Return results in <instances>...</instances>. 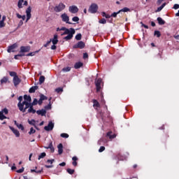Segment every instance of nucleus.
Returning <instances> with one entry per match:
<instances>
[{"label":"nucleus","mask_w":179,"mask_h":179,"mask_svg":"<svg viewBox=\"0 0 179 179\" xmlns=\"http://www.w3.org/2000/svg\"><path fill=\"white\" fill-rule=\"evenodd\" d=\"M66 171L69 174H73V173H75V170L74 169H67Z\"/></svg>","instance_id":"58836bf2"},{"label":"nucleus","mask_w":179,"mask_h":179,"mask_svg":"<svg viewBox=\"0 0 179 179\" xmlns=\"http://www.w3.org/2000/svg\"><path fill=\"white\" fill-rule=\"evenodd\" d=\"M64 31L61 36H65V34H68L66 37L64 38V40L68 41L69 40H72L73 38V34H75L76 31L73 28L67 29L65 27H62V28L57 27V31Z\"/></svg>","instance_id":"f257e3e1"},{"label":"nucleus","mask_w":179,"mask_h":179,"mask_svg":"<svg viewBox=\"0 0 179 179\" xmlns=\"http://www.w3.org/2000/svg\"><path fill=\"white\" fill-rule=\"evenodd\" d=\"M113 134V131H108L107 134H106V136L108 138H109V139H114L115 138H117V134Z\"/></svg>","instance_id":"a211bd4d"},{"label":"nucleus","mask_w":179,"mask_h":179,"mask_svg":"<svg viewBox=\"0 0 179 179\" xmlns=\"http://www.w3.org/2000/svg\"><path fill=\"white\" fill-rule=\"evenodd\" d=\"M10 76H13V78H15V76H17V73L15 71H10L9 72Z\"/></svg>","instance_id":"a19ab883"},{"label":"nucleus","mask_w":179,"mask_h":179,"mask_svg":"<svg viewBox=\"0 0 179 179\" xmlns=\"http://www.w3.org/2000/svg\"><path fill=\"white\" fill-rule=\"evenodd\" d=\"M1 113H5L6 115L9 113V110H8V108H5L2 110Z\"/></svg>","instance_id":"5fc2aeb1"},{"label":"nucleus","mask_w":179,"mask_h":179,"mask_svg":"<svg viewBox=\"0 0 179 179\" xmlns=\"http://www.w3.org/2000/svg\"><path fill=\"white\" fill-rule=\"evenodd\" d=\"M69 11L71 13H78V12H79V8L76 6H71L69 8Z\"/></svg>","instance_id":"9b49d317"},{"label":"nucleus","mask_w":179,"mask_h":179,"mask_svg":"<svg viewBox=\"0 0 179 179\" xmlns=\"http://www.w3.org/2000/svg\"><path fill=\"white\" fill-rule=\"evenodd\" d=\"M92 103H93V107L100 108V103L97 100L93 99Z\"/></svg>","instance_id":"c756f323"},{"label":"nucleus","mask_w":179,"mask_h":179,"mask_svg":"<svg viewBox=\"0 0 179 179\" xmlns=\"http://www.w3.org/2000/svg\"><path fill=\"white\" fill-rule=\"evenodd\" d=\"M31 103L34 106H37V104H38V100H37V99H34V101L31 102Z\"/></svg>","instance_id":"8fccbe9b"},{"label":"nucleus","mask_w":179,"mask_h":179,"mask_svg":"<svg viewBox=\"0 0 179 179\" xmlns=\"http://www.w3.org/2000/svg\"><path fill=\"white\" fill-rule=\"evenodd\" d=\"M18 26H23V20L20 21Z\"/></svg>","instance_id":"774afa93"},{"label":"nucleus","mask_w":179,"mask_h":179,"mask_svg":"<svg viewBox=\"0 0 179 179\" xmlns=\"http://www.w3.org/2000/svg\"><path fill=\"white\" fill-rule=\"evenodd\" d=\"M28 123L29 124V125L36 127V120H34V119H32L31 120H28Z\"/></svg>","instance_id":"72a5a7b5"},{"label":"nucleus","mask_w":179,"mask_h":179,"mask_svg":"<svg viewBox=\"0 0 179 179\" xmlns=\"http://www.w3.org/2000/svg\"><path fill=\"white\" fill-rule=\"evenodd\" d=\"M106 150V147L104 146H101L100 148L99 149V153H101V152H104Z\"/></svg>","instance_id":"3c124183"},{"label":"nucleus","mask_w":179,"mask_h":179,"mask_svg":"<svg viewBox=\"0 0 179 179\" xmlns=\"http://www.w3.org/2000/svg\"><path fill=\"white\" fill-rule=\"evenodd\" d=\"M83 66V63L81 62H78L74 64L75 69H79Z\"/></svg>","instance_id":"b1692460"},{"label":"nucleus","mask_w":179,"mask_h":179,"mask_svg":"<svg viewBox=\"0 0 179 179\" xmlns=\"http://www.w3.org/2000/svg\"><path fill=\"white\" fill-rule=\"evenodd\" d=\"M36 174H41V173H43V169H41V170H38L36 171Z\"/></svg>","instance_id":"69168bd1"},{"label":"nucleus","mask_w":179,"mask_h":179,"mask_svg":"<svg viewBox=\"0 0 179 179\" xmlns=\"http://www.w3.org/2000/svg\"><path fill=\"white\" fill-rule=\"evenodd\" d=\"M54 159H48L47 163H50V164H52V163H54Z\"/></svg>","instance_id":"e2e57ef3"},{"label":"nucleus","mask_w":179,"mask_h":179,"mask_svg":"<svg viewBox=\"0 0 179 179\" xmlns=\"http://www.w3.org/2000/svg\"><path fill=\"white\" fill-rule=\"evenodd\" d=\"M51 41L54 45H56V44H58V35L57 34L54 35L53 39H51Z\"/></svg>","instance_id":"a878e982"},{"label":"nucleus","mask_w":179,"mask_h":179,"mask_svg":"<svg viewBox=\"0 0 179 179\" xmlns=\"http://www.w3.org/2000/svg\"><path fill=\"white\" fill-rule=\"evenodd\" d=\"M97 10H99V6L94 3H92L88 9L90 13H97Z\"/></svg>","instance_id":"39448f33"},{"label":"nucleus","mask_w":179,"mask_h":179,"mask_svg":"<svg viewBox=\"0 0 179 179\" xmlns=\"http://www.w3.org/2000/svg\"><path fill=\"white\" fill-rule=\"evenodd\" d=\"M120 11L117 12H114L113 13L111 14L110 17H117V15H119Z\"/></svg>","instance_id":"09e8293b"},{"label":"nucleus","mask_w":179,"mask_h":179,"mask_svg":"<svg viewBox=\"0 0 179 179\" xmlns=\"http://www.w3.org/2000/svg\"><path fill=\"white\" fill-rule=\"evenodd\" d=\"M39 100H38V105L41 106V104H43V101H44V100H48V97H47L45 95L41 94L39 95Z\"/></svg>","instance_id":"f8f14e48"},{"label":"nucleus","mask_w":179,"mask_h":179,"mask_svg":"<svg viewBox=\"0 0 179 179\" xmlns=\"http://www.w3.org/2000/svg\"><path fill=\"white\" fill-rule=\"evenodd\" d=\"M166 3H164L161 6L158 7L156 12H160L162 11V10L163 9V8H164V6H166Z\"/></svg>","instance_id":"2f4dec72"},{"label":"nucleus","mask_w":179,"mask_h":179,"mask_svg":"<svg viewBox=\"0 0 179 179\" xmlns=\"http://www.w3.org/2000/svg\"><path fill=\"white\" fill-rule=\"evenodd\" d=\"M85 42L83 41H79L78 42L77 44H75L73 46V48L76 49V48H80V50H83V48L85 47Z\"/></svg>","instance_id":"9d476101"},{"label":"nucleus","mask_w":179,"mask_h":179,"mask_svg":"<svg viewBox=\"0 0 179 179\" xmlns=\"http://www.w3.org/2000/svg\"><path fill=\"white\" fill-rule=\"evenodd\" d=\"M18 101H19V102H18V103H17V107H18L20 111H24V109L23 108V107H24V105H25L26 103H24L25 101H23V96H20L18 97Z\"/></svg>","instance_id":"7ed1b4c3"},{"label":"nucleus","mask_w":179,"mask_h":179,"mask_svg":"<svg viewBox=\"0 0 179 179\" xmlns=\"http://www.w3.org/2000/svg\"><path fill=\"white\" fill-rule=\"evenodd\" d=\"M30 51L29 46H21L20 52H29Z\"/></svg>","instance_id":"f3484780"},{"label":"nucleus","mask_w":179,"mask_h":179,"mask_svg":"<svg viewBox=\"0 0 179 179\" xmlns=\"http://www.w3.org/2000/svg\"><path fill=\"white\" fill-rule=\"evenodd\" d=\"M45 80V77H44V76H41L39 78V83H40V85H42V83H44Z\"/></svg>","instance_id":"7c9ffc66"},{"label":"nucleus","mask_w":179,"mask_h":179,"mask_svg":"<svg viewBox=\"0 0 179 179\" xmlns=\"http://www.w3.org/2000/svg\"><path fill=\"white\" fill-rule=\"evenodd\" d=\"M24 101H27V103H31V96H30V95L24 94Z\"/></svg>","instance_id":"5701e85b"},{"label":"nucleus","mask_w":179,"mask_h":179,"mask_svg":"<svg viewBox=\"0 0 179 179\" xmlns=\"http://www.w3.org/2000/svg\"><path fill=\"white\" fill-rule=\"evenodd\" d=\"M34 55V52H29L27 55V57H33Z\"/></svg>","instance_id":"0e129e2a"},{"label":"nucleus","mask_w":179,"mask_h":179,"mask_svg":"<svg viewBox=\"0 0 179 179\" xmlns=\"http://www.w3.org/2000/svg\"><path fill=\"white\" fill-rule=\"evenodd\" d=\"M154 36H156L157 38H159L160 36H162V34L159 32V31H155Z\"/></svg>","instance_id":"79ce46f5"},{"label":"nucleus","mask_w":179,"mask_h":179,"mask_svg":"<svg viewBox=\"0 0 179 179\" xmlns=\"http://www.w3.org/2000/svg\"><path fill=\"white\" fill-rule=\"evenodd\" d=\"M96 92H100L101 90V85H103V80L101 78H96L94 82Z\"/></svg>","instance_id":"20e7f679"},{"label":"nucleus","mask_w":179,"mask_h":179,"mask_svg":"<svg viewBox=\"0 0 179 179\" xmlns=\"http://www.w3.org/2000/svg\"><path fill=\"white\" fill-rule=\"evenodd\" d=\"M23 5L24 6H27V5H29V3L26 0H19L17 3V7L19 8V9H22V8H23Z\"/></svg>","instance_id":"1a4fd4ad"},{"label":"nucleus","mask_w":179,"mask_h":179,"mask_svg":"<svg viewBox=\"0 0 179 179\" xmlns=\"http://www.w3.org/2000/svg\"><path fill=\"white\" fill-rule=\"evenodd\" d=\"M23 171H24V167H22V168L20 169H18V170L17 171V173H23Z\"/></svg>","instance_id":"6e6d98bb"},{"label":"nucleus","mask_w":179,"mask_h":179,"mask_svg":"<svg viewBox=\"0 0 179 179\" xmlns=\"http://www.w3.org/2000/svg\"><path fill=\"white\" fill-rule=\"evenodd\" d=\"M83 58L84 59H86V58H89V55H87V52L83 54Z\"/></svg>","instance_id":"052dcab7"},{"label":"nucleus","mask_w":179,"mask_h":179,"mask_svg":"<svg viewBox=\"0 0 179 179\" xmlns=\"http://www.w3.org/2000/svg\"><path fill=\"white\" fill-rule=\"evenodd\" d=\"M59 166H61V167H65L66 166V163L65 162H62L59 164Z\"/></svg>","instance_id":"680f3d73"},{"label":"nucleus","mask_w":179,"mask_h":179,"mask_svg":"<svg viewBox=\"0 0 179 179\" xmlns=\"http://www.w3.org/2000/svg\"><path fill=\"white\" fill-rule=\"evenodd\" d=\"M15 48H17V43H14L11 45L8 46L7 51H8V52H15V50H15Z\"/></svg>","instance_id":"2eb2a0df"},{"label":"nucleus","mask_w":179,"mask_h":179,"mask_svg":"<svg viewBox=\"0 0 179 179\" xmlns=\"http://www.w3.org/2000/svg\"><path fill=\"white\" fill-rule=\"evenodd\" d=\"M36 114H38V115H41L42 117L45 116V114H47V110H45V109H41V110H36Z\"/></svg>","instance_id":"dca6fc26"},{"label":"nucleus","mask_w":179,"mask_h":179,"mask_svg":"<svg viewBox=\"0 0 179 179\" xmlns=\"http://www.w3.org/2000/svg\"><path fill=\"white\" fill-rule=\"evenodd\" d=\"M173 9H176V10L179 9V4H174Z\"/></svg>","instance_id":"bf43d9fd"},{"label":"nucleus","mask_w":179,"mask_h":179,"mask_svg":"<svg viewBox=\"0 0 179 179\" xmlns=\"http://www.w3.org/2000/svg\"><path fill=\"white\" fill-rule=\"evenodd\" d=\"M99 23H101V24H106V23H107V20H106L105 18H102L99 20Z\"/></svg>","instance_id":"de8ad7c7"},{"label":"nucleus","mask_w":179,"mask_h":179,"mask_svg":"<svg viewBox=\"0 0 179 179\" xmlns=\"http://www.w3.org/2000/svg\"><path fill=\"white\" fill-rule=\"evenodd\" d=\"M38 86H33L29 89V93H36V91L38 90Z\"/></svg>","instance_id":"cd10ccee"},{"label":"nucleus","mask_w":179,"mask_h":179,"mask_svg":"<svg viewBox=\"0 0 179 179\" xmlns=\"http://www.w3.org/2000/svg\"><path fill=\"white\" fill-rule=\"evenodd\" d=\"M45 156H47V154H45V152H42L41 153V155L38 156V159L41 160V159H44V157H45Z\"/></svg>","instance_id":"f704fd0d"},{"label":"nucleus","mask_w":179,"mask_h":179,"mask_svg":"<svg viewBox=\"0 0 179 179\" xmlns=\"http://www.w3.org/2000/svg\"><path fill=\"white\" fill-rule=\"evenodd\" d=\"M103 143H106V140L104 138H101L98 141V145L101 146V145H103Z\"/></svg>","instance_id":"c9c22d12"},{"label":"nucleus","mask_w":179,"mask_h":179,"mask_svg":"<svg viewBox=\"0 0 179 179\" xmlns=\"http://www.w3.org/2000/svg\"><path fill=\"white\" fill-rule=\"evenodd\" d=\"M45 110H51V103L50 102L48 106H45Z\"/></svg>","instance_id":"603ef678"},{"label":"nucleus","mask_w":179,"mask_h":179,"mask_svg":"<svg viewBox=\"0 0 179 179\" xmlns=\"http://www.w3.org/2000/svg\"><path fill=\"white\" fill-rule=\"evenodd\" d=\"M26 13H27V20H26V23L31 19V6H29L27 10H26Z\"/></svg>","instance_id":"6e6552de"},{"label":"nucleus","mask_w":179,"mask_h":179,"mask_svg":"<svg viewBox=\"0 0 179 179\" xmlns=\"http://www.w3.org/2000/svg\"><path fill=\"white\" fill-rule=\"evenodd\" d=\"M76 40H77L78 41L82 40V34H78L76 36Z\"/></svg>","instance_id":"e433bc0d"},{"label":"nucleus","mask_w":179,"mask_h":179,"mask_svg":"<svg viewBox=\"0 0 179 179\" xmlns=\"http://www.w3.org/2000/svg\"><path fill=\"white\" fill-rule=\"evenodd\" d=\"M45 149H50L51 153H54L55 152V148H54V145H52V141L49 143L48 147H44Z\"/></svg>","instance_id":"aec40b11"},{"label":"nucleus","mask_w":179,"mask_h":179,"mask_svg":"<svg viewBox=\"0 0 179 179\" xmlns=\"http://www.w3.org/2000/svg\"><path fill=\"white\" fill-rule=\"evenodd\" d=\"M51 39H50V41H48L45 44L43 45V47L47 48L48 47V45H50V44H51Z\"/></svg>","instance_id":"864d4df0"},{"label":"nucleus","mask_w":179,"mask_h":179,"mask_svg":"<svg viewBox=\"0 0 179 179\" xmlns=\"http://www.w3.org/2000/svg\"><path fill=\"white\" fill-rule=\"evenodd\" d=\"M61 17H62V22H65L68 24H72V22H69V16H68L66 13L62 14Z\"/></svg>","instance_id":"0eeeda50"},{"label":"nucleus","mask_w":179,"mask_h":179,"mask_svg":"<svg viewBox=\"0 0 179 179\" xmlns=\"http://www.w3.org/2000/svg\"><path fill=\"white\" fill-rule=\"evenodd\" d=\"M72 20L73 22H78L79 20V17H73Z\"/></svg>","instance_id":"4d7b16f0"},{"label":"nucleus","mask_w":179,"mask_h":179,"mask_svg":"<svg viewBox=\"0 0 179 179\" xmlns=\"http://www.w3.org/2000/svg\"><path fill=\"white\" fill-rule=\"evenodd\" d=\"M60 136L62 138H69V135L66 133H62L60 134Z\"/></svg>","instance_id":"a18cd8bd"},{"label":"nucleus","mask_w":179,"mask_h":179,"mask_svg":"<svg viewBox=\"0 0 179 179\" xmlns=\"http://www.w3.org/2000/svg\"><path fill=\"white\" fill-rule=\"evenodd\" d=\"M5 26H6L5 21L0 20V29H2V27H5Z\"/></svg>","instance_id":"c03bdc74"},{"label":"nucleus","mask_w":179,"mask_h":179,"mask_svg":"<svg viewBox=\"0 0 179 179\" xmlns=\"http://www.w3.org/2000/svg\"><path fill=\"white\" fill-rule=\"evenodd\" d=\"M72 160H73L72 165L74 167H76V166H78V162H76L78 160L77 157H73Z\"/></svg>","instance_id":"c85d7f7f"},{"label":"nucleus","mask_w":179,"mask_h":179,"mask_svg":"<svg viewBox=\"0 0 179 179\" xmlns=\"http://www.w3.org/2000/svg\"><path fill=\"white\" fill-rule=\"evenodd\" d=\"M24 104L25 107L23 106L24 110H20V111H22V113H26V110H27V108H29L27 110L28 113L36 114V109H34V106H36V105H33V103L31 102L29 103L27 101L24 102Z\"/></svg>","instance_id":"f03ea898"},{"label":"nucleus","mask_w":179,"mask_h":179,"mask_svg":"<svg viewBox=\"0 0 179 179\" xmlns=\"http://www.w3.org/2000/svg\"><path fill=\"white\" fill-rule=\"evenodd\" d=\"M66 7V6H65V4H64L63 3H59L58 6H56L54 8V10L57 13L62 12V10H64V9H65Z\"/></svg>","instance_id":"423d86ee"},{"label":"nucleus","mask_w":179,"mask_h":179,"mask_svg":"<svg viewBox=\"0 0 179 179\" xmlns=\"http://www.w3.org/2000/svg\"><path fill=\"white\" fill-rule=\"evenodd\" d=\"M141 24H142V27H144L145 29H149V26L143 24V22H141Z\"/></svg>","instance_id":"13d9d810"},{"label":"nucleus","mask_w":179,"mask_h":179,"mask_svg":"<svg viewBox=\"0 0 179 179\" xmlns=\"http://www.w3.org/2000/svg\"><path fill=\"white\" fill-rule=\"evenodd\" d=\"M15 125L20 129L21 131H24V127H23V124L17 123L16 120L14 121Z\"/></svg>","instance_id":"4be33fe9"},{"label":"nucleus","mask_w":179,"mask_h":179,"mask_svg":"<svg viewBox=\"0 0 179 179\" xmlns=\"http://www.w3.org/2000/svg\"><path fill=\"white\" fill-rule=\"evenodd\" d=\"M131 9L128 8L127 7H124L122 9L120 10L119 12L121 13V12H130Z\"/></svg>","instance_id":"473e14b6"},{"label":"nucleus","mask_w":179,"mask_h":179,"mask_svg":"<svg viewBox=\"0 0 179 179\" xmlns=\"http://www.w3.org/2000/svg\"><path fill=\"white\" fill-rule=\"evenodd\" d=\"M45 131H52L54 129V123L52 122H49L48 126H45L44 127Z\"/></svg>","instance_id":"ddd939ff"},{"label":"nucleus","mask_w":179,"mask_h":179,"mask_svg":"<svg viewBox=\"0 0 179 179\" xmlns=\"http://www.w3.org/2000/svg\"><path fill=\"white\" fill-rule=\"evenodd\" d=\"M157 20L158 22V24L160 26H163V24H166V21H164L161 17H158L157 18Z\"/></svg>","instance_id":"393cba45"},{"label":"nucleus","mask_w":179,"mask_h":179,"mask_svg":"<svg viewBox=\"0 0 179 179\" xmlns=\"http://www.w3.org/2000/svg\"><path fill=\"white\" fill-rule=\"evenodd\" d=\"M6 116H5L3 113L0 111V120L2 121L3 120H6Z\"/></svg>","instance_id":"4c0bfd02"},{"label":"nucleus","mask_w":179,"mask_h":179,"mask_svg":"<svg viewBox=\"0 0 179 179\" xmlns=\"http://www.w3.org/2000/svg\"><path fill=\"white\" fill-rule=\"evenodd\" d=\"M51 50H57V46L53 44V45L51 46Z\"/></svg>","instance_id":"338daca9"},{"label":"nucleus","mask_w":179,"mask_h":179,"mask_svg":"<svg viewBox=\"0 0 179 179\" xmlns=\"http://www.w3.org/2000/svg\"><path fill=\"white\" fill-rule=\"evenodd\" d=\"M32 134H36V129H34L33 127H31L29 131V135H32Z\"/></svg>","instance_id":"49530a36"},{"label":"nucleus","mask_w":179,"mask_h":179,"mask_svg":"<svg viewBox=\"0 0 179 179\" xmlns=\"http://www.w3.org/2000/svg\"><path fill=\"white\" fill-rule=\"evenodd\" d=\"M10 129L12 131V132H13V134L15 135V136L17 138H19V136H20V133L19 132V131L12 127H10Z\"/></svg>","instance_id":"6ab92c4d"},{"label":"nucleus","mask_w":179,"mask_h":179,"mask_svg":"<svg viewBox=\"0 0 179 179\" xmlns=\"http://www.w3.org/2000/svg\"><path fill=\"white\" fill-rule=\"evenodd\" d=\"M71 68L68 66V67H64L62 69L63 72H69L71 71Z\"/></svg>","instance_id":"37998d69"},{"label":"nucleus","mask_w":179,"mask_h":179,"mask_svg":"<svg viewBox=\"0 0 179 179\" xmlns=\"http://www.w3.org/2000/svg\"><path fill=\"white\" fill-rule=\"evenodd\" d=\"M9 82V78L8 77H3L1 80H0V85H2L4 83H8Z\"/></svg>","instance_id":"bb28decb"},{"label":"nucleus","mask_w":179,"mask_h":179,"mask_svg":"<svg viewBox=\"0 0 179 179\" xmlns=\"http://www.w3.org/2000/svg\"><path fill=\"white\" fill-rule=\"evenodd\" d=\"M56 93H62L64 92V89L61 87H58L55 89Z\"/></svg>","instance_id":"ea45409f"},{"label":"nucleus","mask_w":179,"mask_h":179,"mask_svg":"<svg viewBox=\"0 0 179 179\" xmlns=\"http://www.w3.org/2000/svg\"><path fill=\"white\" fill-rule=\"evenodd\" d=\"M57 149H58V154L62 155V153L64 152V145H62V143H59L57 145Z\"/></svg>","instance_id":"412c9836"},{"label":"nucleus","mask_w":179,"mask_h":179,"mask_svg":"<svg viewBox=\"0 0 179 179\" xmlns=\"http://www.w3.org/2000/svg\"><path fill=\"white\" fill-rule=\"evenodd\" d=\"M22 82V80L19 78V76H15L13 78V83H14V86H19V84Z\"/></svg>","instance_id":"4468645a"}]
</instances>
